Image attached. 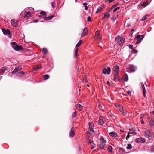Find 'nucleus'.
<instances>
[{
    "label": "nucleus",
    "mask_w": 154,
    "mask_h": 154,
    "mask_svg": "<svg viewBox=\"0 0 154 154\" xmlns=\"http://www.w3.org/2000/svg\"><path fill=\"white\" fill-rule=\"evenodd\" d=\"M144 136L150 140H152L154 138L153 133L149 130H147L145 131Z\"/></svg>",
    "instance_id": "obj_1"
},
{
    "label": "nucleus",
    "mask_w": 154,
    "mask_h": 154,
    "mask_svg": "<svg viewBox=\"0 0 154 154\" xmlns=\"http://www.w3.org/2000/svg\"><path fill=\"white\" fill-rule=\"evenodd\" d=\"M115 41L117 42V45L119 46H122L125 42V38L120 36H117L115 38Z\"/></svg>",
    "instance_id": "obj_2"
},
{
    "label": "nucleus",
    "mask_w": 154,
    "mask_h": 154,
    "mask_svg": "<svg viewBox=\"0 0 154 154\" xmlns=\"http://www.w3.org/2000/svg\"><path fill=\"white\" fill-rule=\"evenodd\" d=\"M11 45L12 48L16 51L22 50L23 48L21 46L18 45L17 43L14 42H12L11 43Z\"/></svg>",
    "instance_id": "obj_3"
},
{
    "label": "nucleus",
    "mask_w": 154,
    "mask_h": 154,
    "mask_svg": "<svg viewBox=\"0 0 154 154\" xmlns=\"http://www.w3.org/2000/svg\"><path fill=\"white\" fill-rule=\"evenodd\" d=\"M11 45L12 48L16 51L22 50L23 48L21 46L18 45L17 43L14 42H12L11 43Z\"/></svg>",
    "instance_id": "obj_4"
},
{
    "label": "nucleus",
    "mask_w": 154,
    "mask_h": 154,
    "mask_svg": "<svg viewBox=\"0 0 154 154\" xmlns=\"http://www.w3.org/2000/svg\"><path fill=\"white\" fill-rule=\"evenodd\" d=\"M100 149H103L105 145H106V141L103 137H101L100 139Z\"/></svg>",
    "instance_id": "obj_5"
},
{
    "label": "nucleus",
    "mask_w": 154,
    "mask_h": 154,
    "mask_svg": "<svg viewBox=\"0 0 154 154\" xmlns=\"http://www.w3.org/2000/svg\"><path fill=\"white\" fill-rule=\"evenodd\" d=\"M135 38L137 39L136 42L137 44H139L142 41L144 38V36L143 35H138L135 37Z\"/></svg>",
    "instance_id": "obj_6"
},
{
    "label": "nucleus",
    "mask_w": 154,
    "mask_h": 154,
    "mask_svg": "<svg viewBox=\"0 0 154 154\" xmlns=\"http://www.w3.org/2000/svg\"><path fill=\"white\" fill-rule=\"evenodd\" d=\"M23 14H24V15L23 17V19H28L30 16V13L29 11L27 12L26 13L22 11L21 13L20 16H22Z\"/></svg>",
    "instance_id": "obj_7"
},
{
    "label": "nucleus",
    "mask_w": 154,
    "mask_h": 154,
    "mask_svg": "<svg viewBox=\"0 0 154 154\" xmlns=\"http://www.w3.org/2000/svg\"><path fill=\"white\" fill-rule=\"evenodd\" d=\"M82 43V41L80 40L78 42L77 44L76 45V47L75 48V57H77V53H78V47Z\"/></svg>",
    "instance_id": "obj_8"
},
{
    "label": "nucleus",
    "mask_w": 154,
    "mask_h": 154,
    "mask_svg": "<svg viewBox=\"0 0 154 154\" xmlns=\"http://www.w3.org/2000/svg\"><path fill=\"white\" fill-rule=\"evenodd\" d=\"M22 69V68L21 67V66H17L12 71V74H15L16 73H17L20 71Z\"/></svg>",
    "instance_id": "obj_9"
},
{
    "label": "nucleus",
    "mask_w": 154,
    "mask_h": 154,
    "mask_svg": "<svg viewBox=\"0 0 154 154\" xmlns=\"http://www.w3.org/2000/svg\"><path fill=\"white\" fill-rule=\"evenodd\" d=\"M111 72V69L109 67H108L107 68H104L103 70L102 73L104 74H107L109 75Z\"/></svg>",
    "instance_id": "obj_10"
},
{
    "label": "nucleus",
    "mask_w": 154,
    "mask_h": 154,
    "mask_svg": "<svg viewBox=\"0 0 154 154\" xmlns=\"http://www.w3.org/2000/svg\"><path fill=\"white\" fill-rule=\"evenodd\" d=\"M135 141L138 143H142L145 142L146 140L144 138L140 137L137 138L135 140Z\"/></svg>",
    "instance_id": "obj_11"
},
{
    "label": "nucleus",
    "mask_w": 154,
    "mask_h": 154,
    "mask_svg": "<svg viewBox=\"0 0 154 154\" xmlns=\"http://www.w3.org/2000/svg\"><path fill=\"white\" fill-rule=\"evenodd\" d=\"M1 30L4 35H9L11 34L10 31L8 29H6L4 28H2Z\"/></svg>",
    "instance_id": "obj_12"
},
{
    "label": "nucleus",
    "mask_w": 154,
    "mask_h": 154,
    "mask_svg": "<svg viewBox=\"0 0 154 154\" xmlns=\"http://www.w3.org/2000/svg\"><path fill=\"white\" fill-rule=\"evenodd\" d=\"M11 23L13 26L16 27L17 26L18 23L15 19H12L11 21Z\"/></svg>",
    "instance_id": "obj_13"
},
{
    "label": "nucleus",
    "mask_w": 154,
    "mask_h": 154,
    "mask_svg": "<svg viewBox=\"0 0 154 154\" xmlns=\"http://www.w3.org/2000/svg\"><path fill=\"white\" fill-rule=\"evenodd\" d=\"M75 134V133L74 131V128L73 127L71 128L69 133V137H73Z\"/></svg>",
    "instance_id": "obj_14"
},
{
    "label": "nucleus",
    "mask_w": 154,
    "mask_h": 154,
    "mask_svg": "<svg viewBox=\"0 0 154 154\" xmlns=\"http://www.w3.org/2000/svg\"><path fill=\"white\" fill-rule=\"evenodd\" d=\"M114 76V77L113 80L115 82H116L117 81H119V79L118 72H115Z\"/></svg>",
    "instance_id": "obj_15"
},
{
    "label": "nucleus",
    "mask_w": 154,
    "mask_h": 154,
    "mask_svg": "<svg viewBox=\"0 0 154 154\" xmlns=\"http://www.w3.org/2000/svg\"><path fill=\"white\" fill-rule=\"evenodd\" d=\"M129 69L131 72H134L136 70L137 67L134 65H131L130 66Z\"/></svg>",
    "instance_id": "obj_16"
},
{
    "label": "nucleus",
    "mask_w": 154,
    "mask_h": 154,
    "mask_svg": "<svg viewBox=\"0 0 154 154\" xmlns=\"http://www.w3.org/2000/svg\"><path fill=\"white\" fill-rule=\"evenodd\" d=\"M89 125V130L91 132H94V131L93 129V124H92V122H89L88 123Z\"/></svg>",
    "instance_id": "obj_17"
},
{
    "label": "nucleus",
    "mask_w": 154,
    "mask_h": 154,
    "mask_svg": "<svg viewBox=\"0 0 154 154\" xmlns=\"http://www.w3.org/2000/svg\"><path fill=\"white\" fill-rule=\"evenodd\" d=\"M88 34L87 28H85L84 29L82 35V36L84 37L87 35Z\"/></svg>",
    "instance_id": "obj_18"
},
{
    "label": "nucleus",
    "mask_w": 154,
    "mask_h": 154,
    "mask_svg": "<svg viewBox=\"0 0 154 154\" xmlns=\"http://www.w3.org/2000/svg\"><path fill=\"white\" fill-rule=\"evenodd\" d=\"M109 135L112 137L116 138L117 136V134L116 132H112L109 133Z\"/></svg>",
    "instance_id": "obj_19"
},
{
    "label": "nucleus",
    "mask_w": 154,
    "mask_h": 154,
    "mask_svg": "<svg viewBox=\"0 0 154 154\" xmlns=\"http://www.w3.org/2000/svg\"><path fill=\"white\" fill-rule=\"evenodd\" d=\"M150 126L152 128H153L154 127V122L152 119H151L149 120V122Z\"/></svg>",
    "instance_id": "obj_20"
},
{
    "label": "nucleus",
    "mask_w": 154,
    "mask_h": 154,
    "mask_svg": "<svg viewBox=\"0 0 154 154\" xmlns=\"http://www.w3.org/2000/svg\"><path fill=\"white\" fill-rule=\"evenodd\" d=\"M16 73V76L18 77H21L24 74V73L23 71H20L17 73Z\"/></svg>",
    "instance_id": "obj_21"
},
{
    "label": "nucleus",
    "mask_w": 154,
    "mask_h": 154,
    "mask_svg": "<svg viewBox=\"0 0 154 154\" xmlns=\"http://www.w3.org/2000/svg\"><path fill=\"white\" fill-rule=\"evenodd\" d=\"M42 53L44 55H46L48 53L47 49L45 48H43L42 51Z\"/></svg>",
    "instance_id": "obj_22"
},
{
    "label": "nucleus",
    "mask_w": 154,
    "mask_h": 154,
    "mask_svg": "<svg viewBox=\"0 0 154 154\" xmlns=\"http://www.w3.org/2000/svg\"><path fill=\"white\" fill-rule=\"evenodd\" d=\"M54 16L53 15H52L50 16H48L47 17H45L44 18V20H50L52 19L54 17Z\"/></svg>",
    "instance_id": "obj_23"
},
{
    "label": "nucleus",
    "mask_w": 154,
    "mask_h": 154,
    "mask_svg": "<svg viewBox=\"0 0 154 154\" xmlns=\"http://www.w3.org/2000/svg\"><path fill=\"white\" fill-rule=\"evenodd\" d=\"M123 79L125 82H127L128 80V75L125 73L123 77Z\"/></svg>",
    "instance_id": "obj_24"
},
{
    "label": "nucleus",
    "mask_w": 154,
    "mask_h": 154,
    "mask_svg": "<svg viewBox=\"0 0 154 154\" xmlns=\"http://www.w3.org/2000/svg\"><path fill=\"white\" fill-rule=\"evenodd\" d=\"M115 106L116 107H118L120 111H122V109H123V106L121 105H116L115 104Z\"/></svg>",
    "instance_id": "obj_25"
},
{
    "label": "nucleus",
    "mask_w": 154,
    "mask_h": 154,
    "mask_svg": "<svg viewBox=\"0 0 154 154\" xmlns=\"http://www.w3.org/2000/svg\"><path fill=\"white\" fill-rule=\"evenodd\" d=\"M77 107L79 108L78 110L79 111H82L83 108V106L79 104H77Z\"/></svg>",
    "instance_id": "obj_26"
},
{
    "label": "nucleus",
    "mask_w": 154,
    "mask_h": 154,
    "mask_svg": "<svg viewBox=\"0 0 154 154\" xmlns=\"http://www.w3.org/2000/svg\"><path fill=\"white\" fill-rule=\"evenodd\" d=\"M115 72H118L119 71V67L118 65H116L114 67Z\"/></svg>",
    "instance_id": "obj_27"
},
{
    "label": "nucleus",
    "mask_w": 154,
    "mask_h": 154,
    "mask_svg": "<svg viewBox=\"0 0 154 154\" xmlns=\"http://www.w3.org/2000/svg\"><path fill=\"white\" fill-rule=\"evenodd\" d=\"M148 3V2L147 1H146L145 2H144L143 3H141L140 4V5L141 6H142L143 7H145L147 5Z\"/></svg>",
    "instance_id": "obj_28"
},
{
    "label": "nucleus",
    "mask_w": 154,
    "mask_h": 154,
    "mask_svg": "<svg viewBox=\"0 0 154 154\" xmlns=\"http://www.w3.org/2000/svg\"><path fill=\"white\" fill-rule=\"evenodd\" d=\"M122 114L124 116H125L127 115V112L126 110L124 109H122V111H120Z\"/></svg>",
    "instance_id": "obj_29"
},
{
    "label": "nucleus",
    "mask_w": 154,
    "mask_h": 154,
    "mask_svg": "<svg viewBox=\"0 0 154 154\" xmlns=\"http://www.w3.org/2000/svg\"><path fill=\"white\" fill-rule=\"evenodd\" d=\"M43 78H44V80H47L49 77V75H47V74H46V75H43Z\"/></svg>",
    "instance_id": "obj_30"
},
{
    "label": "nucleus",
    "mask_w": 154,
    "mask_h": 154,
    "mask_svg": "<svg viewBox=\"0 0 154 154\" xmlns=\"http://www.w3.org/2000/svg\"><path fill=\"white\" fill-rule=\"evenodd\" d=\"M103 6H100L97 9L96 13L99 12L103 8Z\"/></svg>",
    "instance_id": "obj_31"
},
{
    "label": "nucleus",
    "mask_w": 154,
    "mask_h": 154,
    "mask_svg": "<svg viewBox=\"0 0 154 154\" xmlns=\"http://www.w3.org/2000/svg\"><path fill=\"white\" fill-rule=\"evenodd\" d=\"M118 4H116L112 5L110 8L109 11H111L112 9L114 8L115 7H116L118 5Z\"/></svg>",
    "instance_id": "obj_32"
},
{
    "label": "nucleus",
    "mask_w": 154,
    "mask_h": 154,
    "mask_svg": "<svg viewBox=\"0 0 154 154\" xmlns=\"http://www.w3.org/2000/svg\"><path fill=\"white\" fill-rule=\"evenodd\" d=\"M143 91V95L144 97H145L146 94V91L145 88H142Z\"/></svg>",
    "instance_id": "obj_33"
},
{
    "label": "nucleus",
    "mask_w": 154,
    "mask_h": 154,
    "mask_svg": "<svg viewBox=\"0 0 154 154\" xmlns=\"http://www.w3.org/2000/svg\"><path fill=\"white\" fill-rule=\"evenodd\" d=\"M132 148L131 145L130 144H128L126 147V148L128 149H131Z\"/></svg>",
    "instance_id": "obj_34"
},
{
    "label": "nucleus",
    "mask_w": 154,
    "mask_h": 154,
    "mask_svg": "<svg viewBox=\"0 0 154 154\" xmlns=\"http://www.w3.org/2000/svg\"><path fill=\"white\" fill-rule=\"evenodd\" d=\"M104 122L101 119H99L98 123L99 125H102L104 123Z\"/></svg>",
    "instance_id": "obj_35"
},
{
    "label": "nucleus",
    "mask_w": 154,
    "mask_h": 154,
    "mask_svg": "<svg viewBox=\"0 0 154 154\" xmlns=\"http://www.w3.org/2000/svg\"><path fill=\"white\" fill-rule=\"evenodd\" d=\"M129 134H133L134 135L136 134V133L135 132L134 130H130V131L129 132Z\"/></svg>",
    "instance_id": "obj_36"
},
{
    "label": "nucleus",
    "mask_w": 154,
    "mask_h": 154,
    "mask_svg": "<svg viewBox=\"0 0 154 154\" xmlns=\"http://www.w3.org/2000/svg\"><path fill=\"white\" fill-rule=\"evenodd\" d=\"M119 152L120 153H121L122 154H123L124 153V150L122 148H120L119 149Z\"/></svg>",
    "instance_id": "obj_37"
},
{
    "label": "nucleus",
    "mask_w": 154,
    "mask_h": 154,
    "mask_svg": "<svg viewBox=\"0 0 154 154\" xmlns=\"http://www.w3.org/2000/svg\"><path fill=\"white\" fill-rule=\"evenodd\" d=\"M108 150L109 152H111L112 150V147L110 146H109L108 148Z\"/></svg>",
    "instance_id": "obj_38"
},
{
    "label": "nucleus",
    "mask_w": 154,
    "mask_h": 154,
    "mask_svg": "<svg viewBox=\"0 0 154 154\" xmlns=\"http://www.w3.org/2000/svg\"><path fill=\"white\" fill-rule=\"evenodd\" d=\"M110 17L109 13H106L104 15V17L108 18Z\"/></svg>",
    "instance_id": "obj_39"
},
{
    "label": "nucleus",
    "mask_w": 154,
    "mask_h": 154,
    "mask_svg": "<svg viewBox=\"0 0 154 154\" xmlns=\"http://www.w3.org/2000/svg\"><path fill=\"white\" fill-rule=\"evenodd\" d=\"M40 14L41 15L43 16H45L46 15V13L43 11H41Z\"/></svg>",
    "instance_id": "obj_40"
},
{
    "label": "nucleus",
    "mask_w": 154,
    "mask_h": 154,
    "mask_svg": "<svg viewBox=\"0 0 154 154\" xmlns=\"http://www.w3.org/2000/svg\"><path fill=\"white\" fill-rule=\"evenodd\" d=\"M120 8L119 7H118L116 8H115L113 10V12H115L117 10H119Z\"/></svg>",
    "instance_id": "obj_41"
},
{
    "label": "nucleus",
    "mask_w": 154,
    "mask_h": 154,
    "mask_svg": "<svg viewBox=\"0 0 154 154\" xmlns=\"http://www.w3.org/2000/svg\"><path fill=\"white\" fill-rule=\"evenodd\" d=\"M100 35V34L99 31H97L95 33V36L97 37H98Z\"/></svg>",
    "instance_id": "obj_42"
},
{
    "label": "nucleus",
    "mask_w": 154,
    "mask_h": 154,
    "mask_svg": "<svg viewBox=\"0 0 154 154\" xmlns=\"http://www.w3.org/2000/svg\"><path fill=\"white\" fill-rule=\"evenodd\" d=\"M76 114H77V113H76V111H75V112H74L72 115V117L73 118H75V117H76Z\"/></svg>",
    "instance_id": "obj_43"
},
{
    "label": "nucleus",
    "mask_w": 154,
    "mask_h": 154,
    "mask_svg": "<svg viewBox=\"0 0 154 154\" xmlns=\"http://www.w3.org/2000/svg\"><path fill=\"white\" fill-rule=\"evenodd\" d=\"M51 6H52V7L54 8H55V4L54 3V2H52L51 3Z\"/></svg>",
    "instance_id": "obj_44"
},
{
    "label": "nucleus",
    "mask_w": 154,
    "mask_h": 154,
    "mask_svg": "<svg viewBox=\"0 0 154 154\" xmlns=\"http://www.w3.org/2000/svg\"><path fill=\"white\" fill-rule=\"evenodd\" d=\"M137 52V50H136L135 49L132 50V51H131V53H134V54L136 53Z\"/></svg>",
    "instance_id": "obj_45"
},
{
    "label": "nucleus",
    "mask_w": 154,
    "mask_h": 154,
    "mask_svg": "<svg viewBox=\"0 0 154 154\" xmlns=\"http://www.w3.org/2000/svg\"><path fill=\"white\" fill-rule=\"evenodd\" d=\"M146 18H147V17H146V16H144L143 17L141 20L142 21H143L145 20H146Z\"/></svg>",
    "instance_id": "obj_46"
},
{
    "label": "nucleus",
    "mask_w": 154,
    "mask_h": 154,
    "mask_svg": "<svg viewBox=\"0 0 154 154\" xmlns=\"http://www.w3.org/2000/svg\"><path fill=\"white\" fill-rule=\"evenodd\" d=\"M87 20L89 22H91V18L89 16L87 17Z\"/></svg>",
    "instance_id": "obj_47"
},
{
    "label": "nucleus",
    "mask_w": 154,
    "mask_h": 154,
    "mask_svg": "<svg viewBox=\"0 0 154 154\" xmlns=\"http://www.w3.org/2000/svg\"><path fill=\"white\" fill-rule=\"evenodd\" d=\"M83 82L84 83H87V80L85 78H84L83 79Z\"/></svg>",
    "instance_id": "obj_48"
},
{
    "label": "nucleus",
    "mask_w": 154,
    "mask_h": 154,
    "mask_svg": "<svg viewBox=\"0 0 154 154\" xmlns=\"http://www.w3.org/2000/svg\"><path fill=\"white\" fill-rule=\"evenodd\" d=\"M13 74H14L12 73V72H9L8 75V76L11 77Z\"/></svg>",
    "instance_id": "obj_49"
},
{
    "label": "nucleus",
    "mask_w": 154,
    "mask_h": 154,
    "mask_svg": "<svg viewBox=\"0 0 154 154\" xmlns=\"http://www.w3.org/2000/svg\"><path fill=\"white\" fill-rule=\"evenodd\" d=\"M129 134H129V132L128 133V134L127 135V136L126 137V139L127 140H128V139L130 137V135H129Z\"/></svg>",
    "instance_id": "obj_50"
},
{
    "label": "nucleus",
    "mask_w": 154,
    "mask_h": 154,
    "mask_svg": "<svg viewBox=\"0 0 154 154\" xmlns=\"http://www.w3.org/2000/svg\"><path fill=\"white\" fill-rule=\"evenodd\" d=\"M129 48L130 49H132L133 48V46L132 45H128Z\"/></svg>",
    "instance_id": "obj_51"
},
{
    "label": "nucleus",
    "mask_w": 154,
    "mask_h": 154,
    "mask_svg": "<svg viewBox=\"0 0 154 154\" xmlns=\"http://www.w3.org/2000/svg\"><path fill=\"white\" fill-rule=\"evenodd\" d=\"M38 21V20H33L32 23H37ZM31 23H32V22H31Z\"/></svg>",
    "instance_id": "obj_52"
},
{
    "label": "nucleus",
    "mask_w": 154,
    "mask_h": 154,
    "mask_svg": "<svg viewBox=\"0 0 154 154\" xmlns=\"http://www.w3.org/2000/svg\"><path fill=\"white\" fill-rule=\"evenodd\" d=\"M95 147V146L94 144H92L91 146V149H93Z\"/></svg>",
    "instance_id": "obj_53"
},
{
    "label": "nucleus",
    "mask_w": 154,
    "mask_h": 154,
    "mask_svg": "<svg viewBox=\"0 0 154 154\" xmlns=\"http://www.w3.org/2000/svg\"><path fill=\"white\" fill-rule=\"evenodd\" d=\"M4 71L3 70V69L2 68L1 69H0V72L1 73H3V72H4Z\"/></svg>",
    "instance_id": "obj_54"
},
{
    "label": "nucleus",
    "mask_w": 154,
    "mask_h": 154,
    "mask_svg": "<svg viewBox=\"0 0 154 154\" xmlns=\"http://www.w3.org/2000/svg\"><path fill=\"white\" fill-rule=\"evenodd\" d=\"M141 86H142V88H145L144 85L143 83L141 82Z\"/></svg>",
    "instance_id": "obj_55"
},
{
    "label": "nucleus",
    "mask_w": 154,
    "mask_h": 154,
    "mask_svg": "<svg viewBox=\"0 0 154 154\" xmlns=\"http://www.w3.org/2000/svg\"><path fill=\"white\" fill-rule=\"evenodd\" d=\"M87 140L89 144H91L92 143V142L90 140L88 139Z\"/></svg>",
    "instance_id": "obj_56"
},
{
    "label": "nucleus",
    "mask_w": 154,
    "mask_h": 154,
    "mask_svg": "<svg viewBox=\"0 0 154 154\" xmlns=\"http://www.w3.org/2000/svg\"><path fill=\"white\" fill-rule=\"evenodd\" d=\"M135 31V30L134 29H132L131 30V35H132L133 33Z\"/></svg>",
    "instance_id": "obj_57"
},
{
    "label": "nucleus",
    "mask_w": 154,
    "mask_h": 154,
    "mask_svg": "<svg viewBox=\"0 0 154 154\" xmlns=\"http://www.w3.org/2000/svg\"><path fill=\"white\" fill-rule=\"evenodd\" d=\"M2 68L3 69V70L4 71L6 70L7 69V68H6V67H3Z\"/></svg>",
    "instance_id": "obj_58"
},
{
    "label": "nucleus",
    "mask_w": 154,
    "mask_h": 154,
    "mask_svg": "<svg viewBox=\"0 0 154 154\" xmlns=\"http://www.w3.org/2000/svg\"><path fill=\"white\" fill-rule=\"evenodd\" d=\"M99 108H100V109H103V108H102V106H101V104H100L99 105Z\"/></svg>",
    "instance_id": "obj_59"
},
{
    "label": "nucleus",
    "mask_w": 154,
    "mask_h": 154,
    "mask_svg": "<svg viewBox=\"0 0 154 154\" xmlns=\"http://www.w3.org/2000/svg\"><path fill=\"white\" fill-rule=\"evenodd\" d=\"M127 93L128 94V95H130L131 94V92L130 91H127Z\"/></svg>",
    "instance_id": "obj_60"
},
{
    "label": "nucleus",
    "mask_w": 154,
    "mask_h": 154,
    "mask_svg": "<svg viewBox=\"0 0 154 154\" xmlns=\"http://www.w3.org/2000/svg\"><path fill=\"white\" fill-rule=\"evenodd\" d=\"M85 9L86 10H88V6L87 5L85 6Z\"/></svg>",
    "instance_id": "obj_61"
},
{
    "label": "nucleus",
    "mask_w": 154,
    "mask_h": 154,
    "mask_svg": "<svg viewBox=\"0 0 154 154\" xmlns=\"http://www.w3.org/2000/svg\"><path fill=\"white\" fill-rule=\"evenodd\" d=\"M107 85H108L109 86H110V82L109 81H108L107 82Z\"/></svg>",
    "instance_id": "obj_62"
},
{
    "label": "nucleus",
    "mask_w": 154,
    "mask_h": 154,
    "mask_svg": "<svg viewBox=\"0 0 154 154\" xmlns=\"http://www.w3.org/2000/svg\"><path fill=\"white\" fill-rule=\"evenodd\" d=\"M29 10H31V11H33L34 10V9L32 8H29Z\"/></svg>",
    "instance_id": "obj_63"
},
{
    "label": "nucleus",
    "mask_w": 154,
    "mask_h": 154,
    "mask_svg": "<svg viewBox=\"0 0 154 154\" xmlns=\"http://www.w3.org/2000/svg\"><path fill=\"white\" fill-rule=\"evenodd\" d=\"M83 5L85 6H86L87 5V4L85 2L83 3Z\"/></svg>",
    "instance_id": "obj_64"
}]
</instances>
